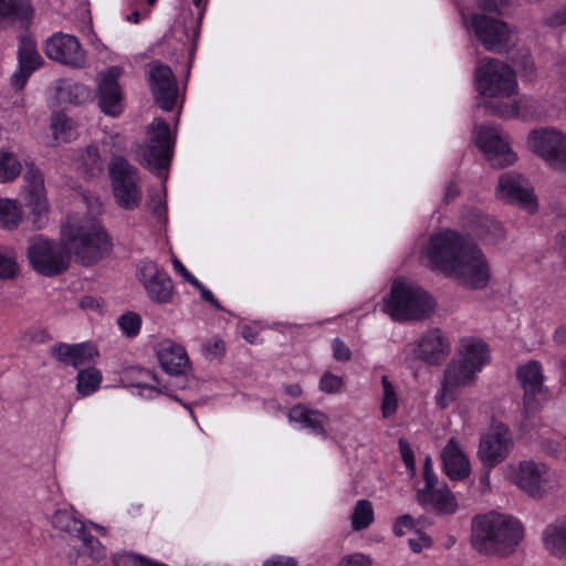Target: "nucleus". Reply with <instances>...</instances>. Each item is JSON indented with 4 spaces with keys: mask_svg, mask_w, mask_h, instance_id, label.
Segmentation results:
<instances>
[{
    "mask_svg": "<svg viewBox=\"0 0 566 566\" xmlns=\"http://www.w3.org/2000/svg\"><path fill=\"white\" fill-rule=\"evenodd\" d=\"M32 15V7L29 0H0V30L15 22H25Z\"/></svg>",
    "mask_w": 566,
    "mask_h": 566,
    "instance_id": "nucleus-30",
    "label": "nucleus"
},
{
    "mask_svg": "<svg viewBox=\"0 0 566 566\" xmlns=\"http://www.w3.org/2000/svg\"><path fill=\"white\" fill-rule=\"evenodd\" d=\"M122 332L128 337L136 336L142 326V318L138 314L128 312L118 318Z\"/></svg>",
    "mask_w": 566,
    "mask_h": 566,
    "instance_id": "nucleus-47",
    "label": "nucleus"
},
{
    "mask_svg": "<svg viewBox=\"0 0 566 566\" xmlns=\"http://www.w3.org/2000/svg\"><path fill=\"white\" fill-rule=\"evenodd\" d=\"M417 500L419 503L431 505L442 513H453L458 506L449 489L444 484L439 483L438 480L433 481L430 472L427 473L424 486L417 491Z\"/></svg>",
    "mask_w": 566,
    "mask_h": 566,
    "instance_id": "nucleus-21",
    "label": "nucleus"
},
{
    "mask_svg": "<svg viewBox=\"0 0 566 566\" xmlns=\"http://www.w3.org/2000/svg\"><path fill=\"white\" fill-rule=\"evenodd\" d=\"M553 337L557 344L566 345V324L557 327Z\"/></svg>",
    "mask_w": 566,
    "mask_h": 566,
    "instance_id": "nucleus-64",
    "label": "nucleus"
},
{
    "mask_svg": "<svg viewBox=\"0 0 566 566\" xmlns=\"http://www.w3.org/2000/svg\"><path fill=\"white\" fill-rule=\"evenodd\" d=\"M27 258L32 269L44 276L57 275L70 264L69 252L57 242L42 235L29 239Z\"/></svg>",
    "mask_w": 566,
    "mask_h": 566,
    "instance_id": "nucleus-8",
    "label": "nucleus"
},
{
    "mask_svg": "<svg viewBox=\"0 0 566 566\" xmlns=\"http://www.w3.org/2000/svg\"><path fill=\"white\" fill-rule=\"evenodd\" d=\"M52 525L71 535L72 537L80 538L87 533L84 523L78 520L71 511L69 510H56L52 516Z\"/></svg>",
    "mask_w": 566,
    "mask_h": 566,
    "instance_id": "nucleus-32",
    "label": "nucleus"
},
{
    "mask_svg": "<svg viewBox=\"0 0 566 566\" xmlns=\"http://www.w3.org/2000/svg\"><path fill=\"white\" fill-rule=\"evenodd\" d=\"M78 539L81 543L73 546L67 554L73 566H94L105 557V548L95 536L87 532Z\"/></svg>",
    "mask_w": 566,
    "mask_h": 566,
    "instance_id": "nucleus-24",
    "label": "nucleus"
},
{
    "mask_svg": "<svg viewBox=\"0 0 566 566\" xmlns=\"http://www.w3.org/2000/svg\"><path fill=\"white\" fill-rule=\"evenodd\" d=\"M497 196L522 206L530 212L536 210V200L527 179L516 172L502 174L499 178Z\"/></svg>",
    "mask_w": 566,
    "mask_h": 566,
    "instance_id": "nucleus-20",
    "label": "nucleus"
},
{
    "mask_svg": "<svg viewBox=\"0 0 566 566\" xmlns=\"http://www.w3.org/2000/svg\"><path fill=\"white\" fill-rule=\"evenodd\" d=\"M263 566H296V562L291 557L274 556L266 559Z\"/></svg>",
    "mask_w": 566,
    "mask_h": 566,
    "instance_id": "nucleus-62",
    "label": "nucleus"
},
{
    "mask_svg": "<svg viewBox=\"0 0 566 566\" xmlns=\"http://www.w3.org/2000/svg\"><path fill=\"white\" fill-rule=\"evenodd\" d=\"M483 108L491 115L500 117H533L538 114L539 105L532 97L522 96L513 103L503 101L485 99L482 103Z\"/></svg>",
    "mask_w": 566,
    "mask_h": 566,
    "instance_id": "nucleus-22",
    "label": "nucleus"
},
{
    "mask_svg": "<svg viewBox=\"0 0 566 566\" xmlns=\"http://www.w3.org/2000/svg\"><path fill=\"white\" fill-rule=\"evenodd\" d=\"M157 356L161 367L169 374H184L188 368L189 358L186 349L169 339L158 345Z\"/></svg>",
    "mask_w": 566,
    "mask_h": 566,
    "instance_id": "nucleus-27",
    "label": "nucleus"
},
{
    "mask_svg": "<svg viewBox=\"0 0 566 566\" xmlns=\"http://www.w3.org/2000/svg\"><path fill=\"white\" fill-rule=\"evenodd\" d=\"M512 62L517 67L522 78L533 81L535 77V63L528 50H520L513 57Z\"/></svg>",
    "mask_w": 566,
    "mask_h": 566,
    "instance_id": "nucleus-43",
    "label": "nucleus"
},
{
    "mask_svg": "<svg viewBox=\"0 0 566 566\" xmlns=\"http://www.w3.org/2000/svg\"><path fill=\"white\" fill-rule=\"evenodd\" d=\"M542 449L547 454L556 457V458L566 457V446L562 441H558V440L544 439L542 441Z\"/></svg>",
    "mask_w": 566,
    "mask_h": 566,
    "instance_id": "nucleus-50",
    "label": "nucleus"
},
{
    "mask_svg": "<svg viewBox=\"0 0 566 566\" xmlns=\"http://www.w3.org/2000/svg\"><path fill=\"white\" fill-rule=\"evenodd\" d=\"M148 208L158 218H161L166 213V206L159 192L149 193Z\"/></svg>",
    "mask_w": 566,
    "mask_h": 566,
    "instance_id": "nucleus-54",
    "label": "nucleus"
},
{
    "mask_svg": "<svg viewBox=\"0 0 566 566\" xmlns=\"http://www.w3.org/2000/svg\"><path fill=\"white\" fill-rule=\"evenodd\" d=\"M114 563L115 566H168L134 553L119 554L115 557Z\"/></svg>",
    "mask_w": 566,
    "mask_h": 566,
    "instance_id": "nucleus-46",
    "label": "nucleus"
},
{
    "mask_svg": "<svg viewBox=\"0 0 566 566\" xmlns=\"http://www.w3.org/2000/svg\"><path fill=\"white\" fill-rule=\"evenodd\" d=\"M524 537V528L512 515L495 511L472 520L471 543L481 554L507 556Z\"/></svg>",
    "mask_w": 566,
    "mask_h": 566,
    "instance_id": "nucleus-2",
    "label": "nucleus"
},
{
    "mask_svg": "<svg viewBox=\"0 0 566 566\" xmlns=\"http://www.w3.org/2000/svg\"><path fill=\"white\" fill-rule=\"evenodd\" d=\"M470 24L488 51L503 53L509 50L513 30L507 23L485 13H476L471 17Z\"/></svg>",
    "mask_w": 566,
    "mask_h": 566,
    "instance_id": "nucleus-12",
    "label": "nucleus"
},
{
    "mask_svg": "<svg viewBox=\"0 0 566 566\" xmlns=\"http://www.w3.org/2000/svg\"><path fill=\"white\" fill-rule=\"evenodd\" d=\"M476 234L490 242L497 241L504 237L501 223L491 217H483L480 220Z\"/></svg>",
    "mask_w": 566,
    "mask_h": 566,
    "instance_id": "nucleus-42",
    "label": "nucleus"
},
{
    "mask_svg": "<svg viewBox=\"0 0 566 566\" xmlns=\"http://www.w3.org/2000/svg\"><path fill=\"white\" fill-rule=\"evenodd\" d=\"M434 307L432 298L417 284L396 280L390 294L384 300V312L394 321H421L430 316Z\"/></svg>",
    "mask_w": 566,
    "mask_h": 566,
    "instance_id": "nucleus-3",
    "label": "nucleus"
},
{
    "mask_svg": "<svg viewBox=\"0 0 566 566\" xmlns=\"http://www.w3.org/2000/svg\"><path fill=\"white\" fill-rule=\"evenodd\" d=\"M415 527V521L413 518L406 514V515H402L400 516L395 526H394V532L397 536H402L405 534V530H411Z\"/></svg>",
    "mask_w": 566,
    "mask_h": 566,
    "instance_id": "nucleus-58",
    "label": "nucleus"
},
{
    "mask_svg": "<svg viewBox=\"0 0 566 566\" xmlns=\"http://www.w3.org/2000/svg\"><path fill=\"white\" fill-rule=\"evenodd\" d=\"M289 419L301 423L305 428L312 429L316 433H324V424L327 417L318 410L298 405L289 411Z\"/></svg>",
    "mask_w": 566,
    "mask_h": 566,
    "instance_id": "nucleus-31",
    "label": "nucleus"
},
{
    "mask_svg": "<svg viewBox=\"0 0 566 566\" xmlns=\"http://www.w3.org/2000/svg\"><path fill=\"white\" fill-rule=\"evenodd\" d=\"M450 352V344L440 329L427 332L417 344L416 355L428 364L440 363Z\"/></svg>",
    "mask_w": 566,
    "mask_h": 566,
    "instance_id": "nucleus-26",
    "label": "nucleus"
},
{
    "mask_svg": "<svg viewBox=\"0 0 566 566\" xmlns=\"http://www.w3.org/2000/svg\"><path fill=\"white\" fill-rule=\"evenodd\" d=\"M138 279L153 302L168 303L172 297L174 285L168 274L151 261L138 264Z\"/></svg>",
    "mask_w": 566,
    "mask_h": 566,
    "instance_id": "nucleus-19",
    "label": "nucleus"
},
{
    "mask_svg": "<svg viewBox=\"0 0 566 566\" xmlns=\"http://www.w3.org/2000/svg\"><path fill=\"white\" fill-rule=\"evenodd\" d=\"M374 521L373 505L368 500H359L353 510L350 524L354 531L366 530Z\"/></svg>",
    "mask_w": 566,
    "mask_h": 566,
    "instance_id": "nucleus-37",
    "label": "nucleus"
},
{
    "mask_svg": "<svg viewBox=\"0 0 566 566\" xmlns=\"http://www.w3.org/2000/svg\"><path fill=\"white\" fill-rule=\"evenodd\" d=\"M195 287H197L200 293H201V297L211 303L212 305L214 306H218V302L217 300L214 298L213 294L211 293V291L207 290L200 282H199V285H195Z\"/></svg>",
    "mask_w": 566,
    "mask_h": 566,
    "instance_id": "nucleus-63",
    "label": "nucleus"
},
{
    "mask_svg": "<svg viewBox=\"0 0 566 566\" xmlns=\"http://www.w3.org/2000/svg\"><path fill=\"white\" fill-rule=\"evenodd\" d=\"M147 144L139 145L136 155L147 168L160 177L165 176L170 164L174 146L168 124L160 118L154 119L147 128Z\"/></svg>",
    "mask_w": 566,
    "mask_h": 566,
    "instance_id": "nucleus-7",
    "label": "nucleus"
},
{
    "mask_svg": "<svg viewBox=\"0 0 566 566\" xmlns=\"http://www.w3.org/2000/svg\"><path fill=\"white\" fill-rule=\"evenodd\" d=\"M333 357L338 361H347L352 358L349 347L339 338H335L332 344Z\"/></svg>",
    "mask_w": 566,
    "mask_h": 566,
    "instance_id": "nucleus-52",
    "label": "nucleus"
},
{
    "mask_svg": "<svg viewBox=\"0 0 566 566\" xmlns=\"http://www.w3.org/2000/svg\"><path fill=\"white\" fill-rule=\"evenodd\" d=\"M382 397H381V413L384 418L394 416L398 408V397L392 384L388 380L387 376L381 377Z\"/></svg>",
    "mask_w": 566,
    "mask_h": 566,
    "instance_id": "nucleus-40",
    "label": "nucleus"
},
{
    "mask_svg": "<svg viewBox=\"0 0 566 566\" xmlns=\"http://www.w3.org/2000/svg\"><path fill=\"white\" fill-rule=\"evenodd\" d=\"M513 448V438L505 426H495L481 437L478 455L484 465L494 468L504 461Z\"/></svg>",
    "mask_w": 566,
    "mask_h": 566,
    "instance_id": "nucleus-17",
    "label": "nucleus"
},
{
    "mask_svg": "<svg viewBox=\"0 0 566 566\" xmlns=\"http://www.w3.org/2000/svg\"><path fill=\"white\" fill-rule=\"evenodd\" d=\"M174 269L185 277L191 285H199V281L185 268V265L178 260L172 261Z\"/></svg>",
    "mask_w": 566,
    "mask_h": 566,
    "instance_id": "nucleus-61",
    "label": "nucleus"
},
{
    "mask_svg": "<svg viewBox=\"0 0 566 566\" xmlns=\"http://www.w3.org/2000/svg\"><path fill=\"white\" fill-rule=\"evenodd\" d=\"M19 65L35 71L42 63L43 59L36 50L34 40L29 36H21L19 42Z\"/></svg>",
    "mask_w": 566,
    "mask_h": 566,
    "instance_id": "nucleus-34",
    "label": "nucleus"
},
{
    "mask_svg": "<svg viewBox=\"0 0 566 566\" xmlns=\"http://www.w3.org/2000/svg\"><path fill=\"white\" fill-rule=\"evenodd\" d=\"M409 547L415 553H420L423 548L429 547L431 545V541L428 536L422 534H417L416 537H411L408 539Z\"/></svg>",
    "mask_w": 566,
    "mask_h": 566,
    "instance_id": "nucleus-59",
    "label": "nucleus"
},
{
    "mask_svg": "<svg viewBox=\"0 0 566 566\" xmlns=\"http://www.w3.org/2000/svg\"><path fill=\"white\" fill-rule=\"evenodd\" d=\"M23 179L25 182L27 198L34 197L35 195L45 193L44 180L41 170L33 164H28Z\"/></svg>",
    "mask_w": 566,
    "mask_h": 566,
    "instance_id": "nucleus-39",
    "label": "nucleus"
},
{
    "mask_svg": "<svg viewBox=\"0 0 566 566\" xmlns=\"http://www.w3.org/2000/svg\"><path fill=\"white\" fill-rule=\"evenodd\" d=\"M516 376L524 390V409L527 413H533L539 408L544 395L542 366L537 360H528L517 368Z\"/></svg>",
    "mask_w": 566,
    "mask_h": 566,
    "instance_id": "nucleus-18",
    "label": "nucleus"
},
{
    "mask_svg": "<svg viewBox=\"0 0 566 566\" xmlns=\"http://www.w3.org/2000/svg\"><path fill=\"white\" fill-rule=\"evenodd\" d=\"M545 549L553 556L566 558V518L548 524L542 535Z\"/></svg>",
    "mask_w": 566,
    "mask_h": 566,
    "instance_id": "nucleus-29",
    "label": "nucleus"
},
{
    "mask_svg": "<svg viewBox=\"0 0 566 566\" xmlns=\"http://www.w3.org/2000/svg\"><path fill=\"white\" fill-rule=\"evenodd\" d=\"M21 164L15 156L8 151H0V182H8L21 172Z\"/></svg>",
    "mask_w": 566,
    "mask_h": 566,
    "instance_id": "nucleus-41",
    "label": "nucleus"
},
{
    "mask_svg": "<svg viewBox=\"0 0 566 566\" xmlns=\"http://www.w3.org/2000/svg\"><path fill=\"white\" fill-rule=\"evenodd\" d=\"M526 147L549 168L566 172V133L553 127L533 129L527 135Z\"/></svg>",
    "mask_w": 566,
    "mask_h": 566,
    "instance_id": "nucleus-9",
    "label": "nucleus"
},
{
    "mask_svg": "<svg viewBox=\"0 0 566 566\" xmlns=\"http://www.w3.org/2000/svg\"><path fill=\"white\" fill-rule=\"evenodd\" d=\"M65 235L70 250L85 265L96 263L109 250V240L95 218L70 223Z\"/></svg>",
    "mask_w": 566,
    "mask_h": 566,
    "instance_id": "nucleus-5",
    "label": "nucleus"
},
{
    "mask_svg": "<svg viewBox=\"0 0 566 566\" xmlns=\"http://www.w3.org/2000/svg\"><path fill=\"white\" fill-rule=\"evenodd\" d=\"M19 266L15 254L11 250L0 249V279H13L17 276Z\"/></svg>",
    "mask_w": 566,
    "mask_h": 566,
    "instance_id": "nucleus-45",
    "label": "nucleus"
},
{
    "mask_svg": "<svg viewBox=\"0 0 566 566\" xmlns=\"http://www.w3.org/2000/svg\"><path fill=\"white\" fill-rule=\"evenodd\" d=\"M224 342L217 336L208 339L203 346L205 355L210 359L221 357L224 354Z\"/></svg>",
    "mask_w": 566,
    "mask_h": 566,
    "instance_id": "nucleus-49",
    "label": "nucleus"
},
{
    "mask_svg": "<svg viewBox=\"0 0 566 566\" xmlns=\"http://www.w3.org/2000/svg\"><path fill=\"white\" fill-rule=\"evenodd\" d=\"M45 55L61 64L82 69L86 65V52L77 38L66 33H55L44 44Z\"/></svg>",
    "mask_w": 566,
    "mask_h": 566,
    "instance_id": "nucleus-16",
    "label": "nucleus"
},
{
    "mask_svg": "<svg viewBox=\"0 0 566 566\" xmlns=\"http://www.w3.org/2000/svg\"><path fill=\"white\" fill-rule=\"evenodd\" d=\"M52 355L56 360L80 369L92 364L98 356V350L88 343L74 345L61 343L52 348Z\"/></svg>",
    "mask_w": 566,
    "mask_h": 566,
    "instance_id": "nucleus-23",
    "label": "nucleus"
},
{
    "mask_svg": "<svg viewBox=\"0 0 566 566\" xmlns=\"http://www.w3.org/2000/svg\"><path fill=\"white\" fill-rule=\"evenodd\" d=\"M343 385V378L329 371L324 373L319 380V389L328 395L339 392Z\"/></svg>",
    "mask_w": 566,
    "mask_h": 566,
    "instance_id": "nucleus-48",
    "label": "nucleus"
},
{
    "mask_svg": "<svg viewBox=\"0 0 566 566\" xmlns=\"http://www.w3.org/2000/svg\"><path fill=\"white\" fill-rule=\"evenodd\" d=\"M543 22L545 25L551 28L566 25V4L547 14Z\"/></svg>",
    "mask_w": 566,
    "mask_h": 566,
    "instance_id": "nucleus-51",
    "label": "nucleus"
},
{
    "mask_svg": "<svg viewBox=\"0 0 566 566\" xmlns=\"http://www.w3.org/2000/svg\"><path fill=\"white\" fill-rule=\"evenodd\" d=\"M399 451H400L401 458H402L406 467L409 470L413 471L415 470L413 452H412V449L410 448L409 443L403 439L399 440Z\"/></svg>",
    "mask_w": 566,
    "mask_h": 566,
    "instance_id": "nucleus-57",
    "label": "nucleus"
},
{
    "mask_svg": "<svg viewBox=\"0 0 566 566\" xmlns=\"http://www.w3.org/2000/svg\"><path fill=\"white\" fill-rule=\"evenodd\" d=\"M32 72L33 71L29 70L28 67H21L20 65H18L17 71L11 76V85L17 91H21L24 87Z\"/></svg>",
    "mask_w": 566,
    "mask_h": 566,
    "instance_id": "nucleus-53",
    "label": "nucleus"
},
{
    "mask_svg": "<svg viewBox=\"0 0 566 566\" xmlns=\"http://www.w3.org/2000/svg\"><path fill=\"white\" fill-rule=\"evenodd\" d=\"M478 375L459 358L451 360L444 369L443 381L436 396L437 405L441 409L449 407L457 399L458 389L473 386Z\"/></svg>",
    "mask_w": 566,
    "mask_h": 566,
    "instance_id": "nucleus-14",
    "label": "nucleus"
},
{
    "mask_svg": "<svg viewBox=\"0 0 566 566\" xmlns=\"http://www.w3.org/2000/svg\"><path fill=\"white\" fill-rule=\"evenodd\" d=\"M76 164L77 168L88 176H97L104 168V161L99 155L98 148L94 145L87 146L78 155Z\"/></svg>",
    "mask_w": 566,
    "mask_h": 566,
    "instance_id": "nucleus-33",
    "label": "nucleus"
},
{
    "mask_svg": "<svg viewBox=\"0 0 566 566\" xmlns=\"http://www.w3.org/2000/svg\"><path fill=\"white\" fill-rule=\"evenodd\" d=\"M27 206L31 209L32 223L41 229L48 221L49 205L45 193L27 198Z\"/></svg>",
    "mask_w": 566,
    "mask_h": 566,
    "instance_id": "nucleus-38",
    "label": "nucleus"
},
{
    "mask_svg": "<svg viewBox=\"0 0 566 566\" xmlns=\"http://www.w3.org/2000/svg\"><path fill=\"white\" fill-rule=\"evenodd\" d=\"M102 379V373L94 367L81 369L76 376V390L82 396L92 395L99 388Z\"/></svg>",
    "mask_w": 566,
    "mask_h": 566,
    "instance_id": "nucleus-36",
    "label": "nucleus"
},
{
    "mask_svg": "<svg viewBox=\"0 0 566 566\" xmlns=\"http://www.w3.org/2000/svg\"><path fill=\"white\" fill-rule=\"evenodd\" d=\"M446 474L452 480H463L470 474V462L458 440L451 438L441 451Z\"/></svg>",
    "mask_w": 566,
    "mask_h": 566,
    "instance_id": "nucleus-25",
    "label": "nucleus"
},
{
    "mask_svg": "<svg viewBox=\"0 0 566 566\" xmlns=\"http://www.w3.org/2000/svg\"><path fill=\"white\" fill-rule=\"evenodd\" d=\"M506 475L522 491L534 499H542L555 486L554 473L549 468L533 460H524L515 465H509Z\"/></svg>",
    "mask_w": 566,
    "mask_h": 566,
    "instance_id": "nucleus-10",
    "label": "nucleus"
},
{
    "mask_svg": "<svg viewBox=\"0 0 566 566\" xmlns=\"http://www.w3.org/2000/svg\"><path fill=\"white\" fill-rule=\"evenodd\" d=\"M475 142L484 153L489 163L496 168L513 165L517 156L510 147V137L493 125H481L475 128Z\"/></svg>",
    "mask_w": 566,
    "mask_h": 566,
    "instance_id": "nucleus-11",
    "label": "nucleus"
},
{
    "mask_svg": "<svg viewBox=\"0 0 566 566\" xmlns=\"http://www.w3.org/2000/svg\"><path fill=\"white\" fill-rule=\"evenodd\" d=\"M51 127L55 138H59V135L70 127V120L62 114H55L52 118Z\"/></svg>",
    "mask_w": 566,
    "mask_h": 566,
    "instance_id": "nucleus-60",
    "label": "nucleus"
},
{
    "mask_svg": "<svg viewBox=\"0 0 566 566\" xmlns=\"http://www.w3.org/2000/svg\"><path fill=\"white\" fill-rule=\"evenodd\" d=\"M22 220L21 207L17 200L0 198V228L15 229Z\"/></svg>",
    "mask_w": 566,
    "mask_h": 566,
    "instance_id": "nucleus-35",
    "label": "nucleus"
},
{
    "mask_svg": "<svg viewBox=\"0 0 566 566\" xmlns=\"http://www.w3.org/2000/svg\"><path fill=\"white\" fill-rule=\"evenodd\" d=\"M421 258L432 270L470 289H483L491 279V269L482 251L455 231L431 235L421 250Z\"/></svg>",
    "mask_w": 566,
    "mask_h": 566,
    "instance_id": "nucleus-1",
    "label": "nucleus"
},
{
    "mask_svg": "<svg viewBox=\"0 0 566 566\" xmlns=\"http://www.w3.org/2000/svg\"><path fill=\"white\" fill-rule=\"evenodd\" d=\"M57 94L62 102L77 104L87 97V90L78 83H65L60 86Z\"/></svg>",
    "mask_w": 566,
    "mask_h": 566,
    "instance_id": "nucleus-44",
    "label": "nucleus"
},
{
    "mask_svg": "<svg viewBox=\"0 0 566 566\" xmlns=\"http://www.w3.org/2000/svg\"><path fill=\"white\" fill-rule=\"evenodd\" d=\"M111 139L117 147L108 165L114 199L120 208L134 210L142 201L138 170L126 158L117 154L125 147L124 138L116 135Z\"/></svg>",
    "mask_w": 566,
    "mask_h": 566,
    "instance_id": "nucleus-4",
    "label": "nucleus"
},
{
    "mask_svg": "<svg viewBox=\"0 0 566 566\" xmlns=\"http://www.w3.org/2000/svg\"><path fill=\"white\" fill-rule=\"evenodd\" d=\"M148 83L158 106L164 111H171L177 101L178 86L171 69L159 61L148 64Z\"/></svg>",
    "mask_w": 566,
    "mask_h": 566,
    "instance_id": "nucleus-15",
    "label": "nucleus"
},
{
    "mask_svg": "<svg viewBox=\"0 0 566 566\" xmlns=\"http://www.w3.org/2000/svg\"><path fill=\"white\" fill-rule=\"evenodd\" d=\"M475 80L479 93L489 98L509 97L517 88L515 72L497 59H481L476 63Z\"/></svg>",
    "mask_w": 566,
    "mask_h": 566,
    "instance_id": "nucleus-6",
    "label": "nucleus"
},
{
    "mask_svg": "<svg viewBox=\"0 0 566 566\" xmlns=\"http://www.w3.org/2000/svg\"><path fill=\"white\" fill-rule=\"evenodd\" d=\"M479 7L486 12H505L506 0H479Z\"/></svg>",
    "mask_w": 566,
    "mask_h": 566,
    "instance_id": "nucleus-56",
    "label": "nucleus"
},
{
    "mask_svg": "<svg viewBox=\"0 0 566 566\" xmlns=\"http://www.w3.org/2000/svg\"><path fill=\"white\" fill-rule=\"evenodd\" d=\"M459 355V359L478 374L491 361L489 346L478 338L462 339Z\"/></svg>",
    "mask_w": 566,
    "mask_h": 566,
    "instance_id": "nucleus-28",
    "label": "nucleus"
},
{
    "mask_svg": "<svg viewBox=\"0 0 566 566\" xmlns=\"http://www.w3.org/2000/svg\"><path fill=\"white\" fill-rule=\"evenodd\" d=\"M123 67L114 65L97 75V102L101 111L112 117L119 116L124 111V93L118 82Z\"/></svg>",
    "mask_w": 566,
    "mask_h": 566,
    "instance_id": "nucleus-13",
    "label": "nucleus"
},
{
    "mask_svg": "<svg viewBox=\"0 0 566 566\" xmlns=\"http://www.w3.org/2000/svg\"><path fill=\"white\" fill-rule=\"evenodd\" d=\"M339 566H371V559L357 553L342 558Z\"/></svg>",
    "mask_w": 566,
    "mask_h": 566,
    "instance_id": "nucleus-55",
    "label": "nucleus"
}]
</instances>
